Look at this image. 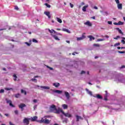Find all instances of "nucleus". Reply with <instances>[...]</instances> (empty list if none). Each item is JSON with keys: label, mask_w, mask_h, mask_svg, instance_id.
I'll return each instance as SVG.
<instances>
[{"label": "nucleus", "mask_w": 125, "mask_h": 125, "mask_svg": "<svg viewBox=\"0 0 125 125\" xmlns=\"http://www.w3.org/2000/svg\"><path fill=\"white\" fill-rule=\"evenodd\" d=\"M76 122H80V120H83V118L81 116L76 115Z\"/></svg>", "instance_id": "1a4fd4ad"}, {"label": "nucleus", "mask_w": 125, "mask_h": 125, "mask_svg": "<svg viewBox=\"0 0 125 125\" xmlns=\"http://www.w3.org/2000/svg\"><path fill=\"white\" fill-rule=\"evenodd\" d=\"M41 123H44V124H49V123H50V122L49 121V120H48V119H42V120H41Z\"/></svg>", "instance_id": "39448f33"}, {"label": "nucleus", "mask_w": 125, "mask_h": 125, "mask_svg": "<svg viewBox=\"0 0 125 125\" xmlns=\"http://www.w3.org/2000/svg\"><path fill=\"white\" fill-rule=\"evenodd\" d=\"M62 106L64 109H67V108H68V105L65 104H62Z\"/></svg>", "instance_id": "c85d7f7f"}, {"label": "nucleus", "mask_w": 125, "mask_h": 125, "mask_svg": "<svg viewBox=\"0 0 125 125\" xmlns=\"http://www.w3.org/2000/svg\"><path fill=\"white\" fill-rule=\"evenodd\" d=\"M20 96V94H16V95H15V97L16 98H19V97Z\"/></svg>", "instance_id": "a19ab883"}, {"label": "nucleus", "mask_w": 125, "mask_h": 125, "mask_svg": "<svg viewBox=\"0 0 125 125\" xmlns=\"http://www.w3.org/2000/svg\"><path fill=\"white\" fill-rule=\"evenodd\" d=\"M69 5H70V7H71V8H73V7H74V5L73 4H72L71 3H69Z\"/></svg>", "instance_id": "8fccbe9b"}, {"label": "nucleus", "mask_w": 125, "mask_h": 125, "mask_svg": "<svg viewBox=\"0 0 125 125\" xmlns=\"http://www.w3.org/2000/svg\"><path fill=\"white\" fill-rule=\"evenodd\" d=\"M25 107H26V105L24 104H21L19 105V108L21 109V111H24V108H25Z\"/></svg>", "instance_id": "20e7f679"}, {"label": "nucleus", "mask_w": 125, "mask_h": 125, "mask_svg": "<svg viewBox=\"0 0 125 125\" xmlns=\"http://www.w3.org/2000/svg\"><path fill=\"white\" fill-rule=\"evenodd\" d=\"M32 42H36V43H37V42H38V40H36V39H33L32 40Z\"/></svg>", "instance_id": "c03bdc74"}, {"label": "nucleus", "mask_w": 125, "mask_h": 125, "mask_svg": "<svg viewBox=\"0 0 125 125\" xmlns=\"http://www.w3.org/2000/svg\"><path fill=\"white\" fill-rule=\"evenodd\" d=\"M57 21L59 22V23H62V20L59 18H57Z\"/></svg>", "instance_id": "2f4dec72"}, {"label": "nucleus", "mask_w": 125, "mask_h": 125, "mask_svg": "<svg viewBox=\"0 0 125 125\" xmlns=\"http://www.w3.org/2000/svg\"><path fill=\"white\" fill-rule=\"evenodd\" d=\"M53 37L54 39H55V40H56L57 41H60V39H59V38H58V37H57V36L53 35Z\"/></svg>", "instance_id": "c756f323"}, {"label": "nucleus", "mask_w": 125, "mask_h": 125, "mask_svg": "<svg viewBox=\"0 0 125 125\" xmlns=\"http://www.w3.org/2000/svg\"><path fill=\"white\" fill-rule=\"evenodd\" d=\"M105 41V39H98L96 41V42H103V41Z\"/></svg>", "instance_id": "72a5a7b5"}, {"label": "nucleus", "mask_w": 125, "mask_h": 125, "mask_svg": "<svg viewBox=\"0 0 125 125\" xmlns=\"http://www.w3.org/2000/svg\"><path fill=\"white\" fill-rule=\"evenodd\" d=\"M48 31L49 32V33H50L51 34H53V32L55 33V34H56V31H55L54 30L52 29L51 30H50V29H48Z\"/></svg>", "instance_id": "5701e85b"}, {"label": "nucleus", "mask_w": 125, "mask_h": 125, "mask_svg": "<svg viewBox=\"0 0 125 125\" xmlns=\"http://www.w3.org/2000/svg\"><path fill=\"white\" fill-rule=\"evenodd\" d=\"M64 94L67 100H69L70 99V94H69V93L68 92H65Z\"/></svg>", "instance_id": "f8f14e48"}, {"label": "nucleus", "mask_w": 125, "mask_h": 125, "mask_svg": "<svg viewBox=\"0 0 125 125\" xmlns=\"http://www.w3.org/2000/svg\"><path fill=\"white\" fill-rule=\"evenodd\" d=\"M47 68H48V69H50V70H53V68L50 67L49 66H47Z\"/></svg>", "instance_id": "4d7b16f0"}, {"label": "nucleus", "mask_w": 125, "mask_h": 125, "mask_svg": "<svg viewBox=\"0 0 125 125\" xmlns=\"http://www.w3.org/2000/svg\"><path fill=\"white\" fill-rule=\"evenodd\" d=\"M86 91H87V93H88V94H89L91 96H92V92H91V91H89V90H88V89H86Z\"/></svg>", "instance_id": "aec40b11"}, {"label": "nucleus", "mask_w": 125, "mask_h": 125, "mask_svg": "<svg viewBox=\"0 0 125 125\" xmlns=\"http://www.w3.org/2000/svg\"><path fill=\"white\" fill-rule=\"evenodd\" d=\"M87 7H88V5L84 6L82 8L83 11V12H85V11H86V8H87Z\"/></svg>", "instance_id": "2eb2a0df"}, {"label": "nucleus", "mask_w": 125, "mask_h": 125, "mask_svg": "<svg viewBox=\"0 0 125 125\" xmlns=\"http://www.w3.org/2000/svg\"><path fill=\"white\" fill-rule=\"evenodd\" d=\"M21 93H24V95H27V92L23 89L21 90Z\"/></svg>", "instance_id": "7c9ffc66"}, {"label": "nucleus", "mask_w": 125, "mask_h": 125, "mask_svg": "<svg viewBox=\"0 0 125 125\" xmlns=\"http://www.w3.org/2000/svg\"><path fill=\"white\" fill-rule=\"evenodd\" d=\"M13 77H14V80L15 81H16L17 80H16V78H17V76H16V75H13Z\"/></svg>", "instance_id": "79ce46f5"}, {"label": "nucleus", "mask_w": 125, "mask_h": 125, "mask_svg": "<svg viewBox=\"0 0 125 125\" xmlns=\"http://www.w3.org/2000/svg\"><path fill=\"white\" fill-rule=\"evenodd\" d=\"M9 124H10V125H14V124H12V123H11V122H9Z\"/></svg>", "instance_id": "774afa93"}, {"label": "nucleus", "mask_w": 125, "mask_h": 125, "mask_svg": "<svg viewBox=\"0 0 125 125\" xmlns=\"http://www.w3.org/2000/svg\"><path fill=\"white\" fill-rule=\"evenodd\" d=\"M114 77H115V82H118V83H121L125 84V78H124L123 74H118L117 75H114Z\"/></svg>", "instance_id": "f257e3e1"}, {"label": "nucleus", "mask_w": 125, "mask_h": 125, "mask_svg": "<svg viewBox=\"0 0 125 125\" xmlns=\"http://www.w3.org/2000/svg\"><path fill=\"white\" fill-rule=\"evenodd\" d=\"M6 100V102L8 104H9V106H10L11 107H12L13 108H14V107H15V106H14V105H13V104H12V102H11V100Z\"/></svg>", "instance_id": "423d86ee"}, {"label": "nucleus", "mask_w": 125, "mask_h": 125, "mask_svg": "<svg viewBox=\"0 0 125 125\" xmlns=\"http://www.w3.org/2000/svg\"><path fill=\"white\" fill-rule=\"evenodd\" d=\"M45 5H46L48 8H50L51 6L50 5L48 4L47 3H45Z\"/></svg>", "instance_id": "e433bc0d"}, {"label": "nucleus", "mask_w": 125, "mask_h": 125, "mask_svg": "<svg viewBox=\"0 0 125 125\" xmlns=\"http://www.w3.org/2000/svg\"><path fill=\"white\" fill-rule=\"evenodd\" d=\"M31 81L32 82H34V83H37L38 82V81H37V79H36L35 78L31 79Z\"/></svg>", "instance_id": "58836bf2"}, {"label": "nucleus", "mask_w": 125, "mask_h": 125, "mask_svg": "<svg viewBox=\"0 0 125 125\" xmlns=\"http://www.w3.org/2000/svg\"><path fill=\"white\" fill-rule=\"evenodd\" d=\"M84 25H87V26H89V27H91V26L92 25L89 21H87L84 22Z\"/></svg>", "instance_id": "f3484780"}, {"label": "nucleus", "mask_w": 125, "mask_h": 125, "mask_svg": "<svg viewBox=\"0 0 125 125\" xmlns=\"http://www.w3.org/2000/svg\"><path fill=\"white\" fill-rule=\"evenodd\" d=\"M15 9L16 10H19V8H18V6H15Z\"/></svg>", "instance_id": "603ef678"}, {"label": "nucleus", "mask_w": 125, "mask_h": 125, "mask_svg": "<svg viewBox=\"0 0 125 125\" xmlns=\"http://www.w3.org/2000/svg\"><path fill=\"white\" fill-rule=\"evenodd\" d=\"M115 2L117 4H120V0H115Z\"/></svg>", "instance_id": "09e8293b"}, {"label": "nucleus", "mask_w": 125, "mask_h": 125, "mask_svg": "<svg viewBox=\"0 0 125 125\" xmlns=\"http://www.w3.org/2000/svg\"><path fill=\"white\" fill-rule=\"evenodd\" d=\"M83 118L85 119V121H86L87 124H88V121L87 120V119H86V118H85V117L84 116V115L83 116Z\"/></svg>", "instance_id": "6e6d98bb"}, {"label": "nucleus", "mask_w": 125, "mask_h": 125, "mask_svg": "<svg viewBox=\"0 0 125 125\" xmlns=\"http://www.w3.org/2000/svg\"><path fill=\"white\" fill-rule=\"evenodd\" d=\"M117 7L118 9L122 10V9H123V4L122 3L118 4Z\"/></svg>", "instance_id": "ddd939ff"}, {"label": "nucleus", "mask_w": 125, "mask_h": 125, "mask_svg": "<svg viewBox=\"0 0 125 125\" xmlns=\"http://www.w3.org/2000/svg\"><path fill=\"white\" fill-rule=\"evenodd\" d=\"M50 109L51 110H52V111H56L55 113H57V114H59V113H61V111L62 109H61L60 108H58V109L56 108V106L55 105H52L50 106Z\"/></svg>", "instance_id": "f03ea898"}, {"label": "nucleus", "mask_w": 125, "mask_h": 125, "mask_svg": "<svg viewBox=\"0 0 125 125\" xmlns=\"http://www.w3.org/2000/svg\"><path fill=\"white\" fill-rule=\"evenodd\" d=\"M94 97L97 98L98 99H103V97L102 96L100 95V94H97L96 95V96H94Z\"/></svg>", "instance_id": "dca6fc26"}, {"label": "nucleus", "mask_w": 125, "mask_h": 125, "mask_svg": "<svg viewBox=\"0 0 125 125\" xmlns=\"http://www.w3.org/2000/svg\"><path fill=\"white\" fill-rule=\"evenodd\" d=\"M83 74H85V71L83 70V71L81 72V75H83Z\"/></svg>", "instance_id": "5fc2aeb1"}, {"label": "nucleus", "mask_w": 125, "mask_h": 125, "mask_svg": "<svg viewBox=\"0 0 125 125\" xmlns=\"http://www.w3.org/2000/svg\"><path fill=\"white\" fill-rule=\"evenodd\" d=\"M37 119H38V117L37 116H34V117L32 118L31 121L32 122H35V121H37Z\"/></svg>", "instance_id": "b1692460"}, {"label": "nucleus", "mask_w": 125, "mask_h": 125, "mask_svg": "<svg viewBox=\"0 0 125 125\" xmlns=\"http://www.w3.org/2000/svg\"><path fill=\"white\" fill-rule=\"evenodd\" d=\"M108 24H109V25H112V21H108Z\"/></svg>", "instance_id": "bf43d9fd"}, {"label": "nucleus", "mask_w": 125, "mask_h": 125, "mask_svg": "<svg viewBox=\"0 0 125 125\" xmlns=\"http://www.w3.org/2000/svg\"><path fill=\"white\" fill-rule=\"evenodd\" d=\"M53 92L55 93H58V94H61L62 93V91L59 90H52Z\"/></svg>", "instance_id": "9b49d317"}, {"label": "nucleus", "mask_w": 125, "mask_h": 125, "mask_svg": "<svg viewBox=\"0 0 125 125\" xmlns=\"http://www.w3.org/2000/svg\"><path fill=\"white\" fill-rule=\"evenodd\" d=\"M14 113L15 115H16L17 116H18V115L19 114V111H18V110H16L14 111Z\"/></svg>", "instance_id": "473e14b6"}, {"label": "nucleus", "mask_w": 125, "mask_h": 125, "mask_svg": "<svg viewBox=\"0 0 125 125\" xmlns=\"http://www.w3.org/2000/svg\"><path fill=\"white\" fill-rule=\"evenodd\" d=\"M25 43L28 45V46H30L31 45V44L30 43H28L27 42H25Z\"/></svg>", "instance_id": "864d4df0"}, {"label": "nucleus", "mask_w": 125, "mask_h": 125, "mask_svg": "<svg viewBox=\"0 0 125 125\" xmlns=\"http://www.w3.org/2000/svg\"><path fill=\"white\" fill-rule=\"evenodd\" d=\"M104 11L103 10L100 11V12H101V13H102V15L103 14V13H104Z\"/></svg>", "instance_id": "69168bd1"}, {"label": "nucleus", "mask_w": 125, "mask_h": 125, "mask_svg": "<svg viewBox=\"0 0 125 125\" xmlns=\"http://www.w3.org/2000/svg\"><path fill=\"white\" fill-rule=\"evenodd\" d=\"M120 42H117V43H116L113 45V46H114V47L118 46V45H120Z\"/></svg>", "instance_id": "4c0bfd02"}, {"label": "nucleus", "mask_w": 125, "mask_h": 125, "mask_svg": "<svg viewBox=\"0 0 125 125\" xmlns=\"http://www.w3.org/2000/svg\"><path fill=\"white\" fill-rule=\"evenodd\" d=\"M4 92V90L3 89H1L0 90V93H3Z\"/></svg>", "instance_id": "de8ad7c7"}, {"label": "nucleus", "mask_w": 125, "mask_h": 125, "mask_svg": "<svg viewBox=\"0 0 125 125\" xmlns=\"http://www.w3.org/2000/svg\"><path fill=\"white\" fill-rule=\"evenodd\" d=\"M53 85H54V86H55V87H58V86H60V83H53Z\"/></svg>", "instance_id": "4be33fe9"}, {"label": "nucleus", "mask_w": 125, "mask_h": 125, "mask_svg": "<svg viewBox=\"0 0 125 125\" xmlns=\"http://www.w3.org/2000/svg\"><path fill=\"white\" fill-rule=\"evenodd\" d=\"M124 68H125V65H122L121 67V69H123Z\"/></svg>", "instance_id": "0e129e2a"}, {"label": "nucleus", "mask_w": 125, "mask_h": 125, "mask_svg": "<svg viewBox=\"0 0 125 125\" xmlns=\"http://www.w3.org/2000/svg\"><path fill=\"white\" fill-rule=\"evenodd\" d=\"M103 71H104V69H100V71H99V72L100 73H102V72H103Z\"/></svg>", "instance_id": "052dcab7"}, {"label": "nucleus", "mask_w": 125, "mask_h": 125, "mask_svg": "<svg viewBox=\"0 0 125 125\" xmlns=\"http://www.w3.org/2000/svg\"><path fill=\"white\" fill-rule=\"evenodd\" d=\"M63 123H66V124H67V123H68V119L67 118H65L63 121H62Z\"/></svg>", "instance_id": "f704fd0d"}, {"label": "nucleus", "mask_w": 125, "mask_h": 125, "mask_svg": "<svg viewBox=\"0 0 125 125\" xmlns=\"http://www.w3.org/2000/svg\"><path fill=\"white\" fill-rule=\"evenodd\" d=\"M118 53H120V54L125 53V51H118Z\"/></svg>", "instance_id": "49530a36"}, {"label": "nucleus", "mask_w": 125, "mask_h": 125, "mask_svg": "<svg viewBox=\"0 0 125 125\" xmlns=\"http://www.w3.org/2000/svg\"><path fill=\"white\" fill-rule=\"evenodd\" d=\"M108 95L107 94H105L104 96V100H105V101H107L108 100Z\"/></svg>", "instance_id": "cd10ccee"}, {"label": "nucleus", "mask_w": 125, "mask_h": 125, "mask_svg": "<svg viewBox=\"0 0 125 125\" xmlns=\"http://www.w3.org/2000/svg\"><path fill=\"white\" fill-rule=\"evenodd\" d=\"M118 25H124V22L121 21H119L118 22Z\"/></svg>", "instance_id": "37998d69"}, {"label": "nucleus", "mask_w": 125, "mask_h": 125, "mask_svg": "<svg viewBox=\"0 0 125 125\" xmlns=\"http://www.w3.org/2000/svg\"><path fill=\"white\" fill-rule=\"evenodd\" d=\"M44 14H45V15H46L49 19H50L51 18V16H50V12H49V11L44 12Z\"/></svg>", "instance_id": "0eeeda50"}, {"label": "nucleus", "mask_w": 125, "mask_h": 125, "mask_svg": "<svg viewBox=\"0 0 125 125\" xmlns=\"http://www.w3.org/2000/svg\"><path fill=\"white\" fill-rule=\"evenodd\" d=\"M11 88H5V90L8 91V90H11Z\"/></svg>", "instance_id": "3c124183"}, {"label": "nucleus", "mask_w": 125, "mask_h": 125, "mask_svg": "<svg viewBox=\"0 0 125 125\" xmlns=\"http://www.w3.org/2000/svg\"><path fill=\"white\" fill-rule=\"evenodd\" d=\"M41 88H43V89H50V87L48 86H41Z\"/></svg>", "instance_id": "a211bd4d"}, {"label": "nucleus", "mask_w": 125, "mask_h": 125, "mask_svg": "<svg viewBox=\"0 0 125 125\" xmlns=\"http://www.w3.org/2000/svg\"><path fill=\"white\" fill-rule=\"evenodd\" d=\"M61 113H62L63 115H64V116H65V117H66L67 118H72V115H71V114L68 113H65L62 109Z\"/></svg>", "instance_id": "7ed1b4c3"}, {"label": "nucleus", "mask_w": 125, "mask_h": 125, "mask_svg": "<svg viewBox=\"0 0 125 125\" xmlns=\"http://www.w3.org/2000/svg\"><path fill=\"white\" fill-rule=\"evenodd\" d=\"M88 38H89V39H90V42H91V41L92 40H95V38L93 37L92 36L90 35L88 36Z\"/></svg>", "instance_id": "6ab92c4d"}, {"label": "nucleus", "mask_w": 125, "mask_h": 125, "mask_svg": "<svg viewBox=\"0 0 125 125\" xmlns=\"http://www.w3.org/2000/svg\"><path fill=\"white\" fill-rule=\"evenodd\" d=\"M84 39H85V36H84V34H83L81 37L77 38V41H82V40H83Z\"/></svg>", "instance_id": "6e6552de"}, {"label": "nucleus", "mask_w": 125, "mask_h": 125, "mask_svg": "<svg viewBox=\"0 0 125 125\" xmlns=\"http://www.w3.org/2000/svg\"><path fill=\"white\" fill-rule=\"evenodd\" d=\"M33 102H34V103H37V102H38V100L34 99V100H33Z\"/></svg>", "instance_id": "13d9d810"}, {"label": "nucleus", "mask_w": 125, "mask_h": 125, "mask_svg": "<svg viewBox=\"0 0 125 125\" xmlns=\"http://www.w3.org/2000/svg\"><path fill=\"white\" fill-rule=\"evenodd\" d=\"M117 102H118L117 104H116V105H121V104H124V102H123L122 101L117 100Z\"/></svg>", "instance_id": "a878e982"}, {"label": "nucleus", "mask_w": 125, "mask_h": 125, "mask_svg": "<svg viewBox=\"0 0 125 125\" xmlns=\"http://www.w3.org/2000/svg\"><path fill=\"white\" fill-rule=\"evenodd\" d=\"M121 37L120 36H117L116 37L114 38V40H118V39H120Z\"/></svg>", "instance_id": "ea45409f"}, {"label": "nucleus", "mask_w": 125, "mask_h": 125, "mask_svg": "<svg viewBox=\"0 0 125 125\" xmlns=\"http://www.w3.org/2000/svg\"><path fill=\"white\" fill-rule=\"evenodd\" d=\"M93 45L94 46H96L97 47H99V46H100V45H99V44H94Z\"/></svg>", "instance_id": "a18cd8bd"}, {"label": "nucleus", "mask_w": 125, "mask_h": 125, "mask_svg": "<svg viewBox=\"0 0 125 125\" xmlns=\"http://www.w3.org/2000/svg\"><path fill=\"white\" fill-rule=\"evenodd\" d=\"M121 39H122V40H121V42L122 43H123V44H125V37H122Z\"/></svg>", "instance_id": "bb28decb"}, {"label": "nucleus", "mask_w": 125, "mask_h": 125, "mask_svg": "<svg viewBox=\"0 0 125 125\" xmlns=\"http://www.w3.org/2000/svg\"><path fill=\"white\" fill-rule=\"evenodd\" d=\"M91 18L92 19H93L94 20H95V17H91Z\"/></svg>", "instance_id": "338daca9"}, {"label": "nucleus", "mask_w": 125, "mask_h": 125, "mask_svg": "<svg viewBox=\"0 0 125 125\" xmlns=\"http://www.w3.org/2000/svg\"><path fill=\"white\" fill-rule=\"evenodd\" d=\"M45 118H51V116H49V115H47V116H45Z\"/></svg>", "instance_id": "e2e57ef3"}, {"label": "nucleus", "mask_w": 125, "mask_h": 125, "mask_svg": "<svg viewBox=\"0 0 125 125\" xmlns=\"http://www.w3.org/2000/svg\"><path fill=\"white\" fill-rule=\"evenodd\" d=\"M37 105H34V110H36V109H37Z\"/></svg>", "instance_id": "680f3d73"}, {"label": "nucleus", "mask_w": 125, "mask_h": 125, "mask_svg": "<svg viewBox=\"0 0 125 125\" xmlns=\"http://www.w3.org/2000/svg\"><path fill=\"white\" fill-rule=\"evenodd\" d=\"M85 3L84 2H82L80 3V5L79 6V8H81V6H82L83 5H84Z\"/></svg>", "instance_id": "c9c22d12"}, {"label": "nucleus", "mask_w": 125, "mask_h": 125, "mask_svg": "<svg viewBox=\"0 0 125 125\" xmlns=\"http://www.w3.org/2000/svg\"><path fill=\"white\" fill-rule=\"evenodd\" d=\"M62 31L63 32H66L67 33H68V34H71V31H70V30H69L66 28H63Z\"/></svg>", "instance_id": "412c9836"}, {"label": "nucleus", "mask_w": 125, "mask_h": 125, "mask_svg": "<svg viewBox=\"0 0 125 125\" xmlns=\"http://www.w3.org/2000/svg\"><path fill=\"white\" fill-rule=\"evenodd\" d=\"M116 30L119 32V34H121V35H122V36H124V33L123 32V31H122V30L120 29L119 27H117L116 28Z\"/></svg>", "instance_id": "4468645a"}, {"label": "nucleus", "mask_w": 125, "mask_h": 125, "mask_svg": "<svg viewBox=\"0 0 125 125\" xmlns=\"http://www.w3.org/2000/svg\"><path fill=\"white\" fill-rule=\"evenodd\" d=\"M102 15H103L104 16H108V15H109V13L107 11H104V12Z\"/></svg>", "instance_id": "393cba45"}, {"label": "nucleus", "mask_w": 125, "mask_h": 125, "mask_svg": "<svg viewBox=\"0 0 125 125\" xmlns=\"http://www.w3.org/2000/svg\"><path fill=\"white\" fill-rule=\"evenodd\" d=\"M24 124H25L26 125H28L29 124V119L28 118H24L23 120Z\"/></svg>", "instance_id": "9d476101"}]
</instances>
